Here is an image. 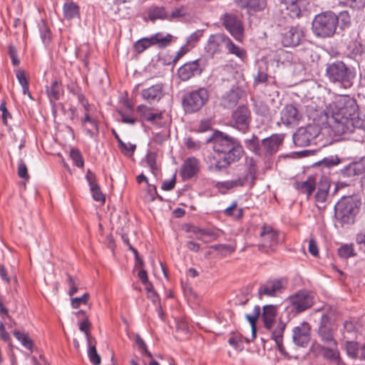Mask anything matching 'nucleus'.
Instances as JSON below:
<instances>
[{"instance_id": "f257e3e1", "label": "nucleus", "mask_w": 365, "mask_h": 365, "mask_svg": "<svg viewBox=\"0 0 365 365\" xmlns=\"http://www.w3.org/2000/svg\"><path fill=\"white\" fill-rule=\"evenodd\" d=\"M324 113L336 135L364 131L365 121L359 116L356 101L349 95L337 96L326 107Z\"/></svg>"}, {"instance_id": "f03ea898", "label": "nucleus", "mask_w": 365, "mask_h": 365, "mask_svg": "<svg viewBox=\"0 0 365 365\" xmlns=\"http://www.w3.org/2000/svg\"><path fill=\"white\" fill-rule=\"evenodd\" d=\"M206 143H212L213 150L223 155L215 163V168L218 170L238 161L244 153L240 141L237 138L220 130H215L207 138Z\"/></svg>"}, {"instance_id": "7ed1b4c3", "label": "nucleus", "mask_w": 365, "mask_h": 365, "mask_svg": "<svg viewBox=\"0 0 365 365\" xmlns=\"http://www.w3.org/2000/svg\"><path fill=\"white\" fill-rule=\"evenodd\" d=\"M325 75L331 83L340 88L349 89L354 86L357 72L355 67L336 60L327 64Z\"/></svg>"}, {"instance_id": "20e7f679", "label": "nucleus", "mask_w": 365, "mask_h": 365, "mask_svg": "<svg viewBox=\"0 0 365 365\" xmlns=\"http://www.w3.org/2000/svg\"><path fill=\"white\" fill-rule=\"evenodd\" d=\"M361 200L357 196H344L334 207L336 218L342 225L352 224L359 212Z\"/></svg>"}, {"instance_id": "39448f33", "label": "nucleus", "mask_w": 365, "mask_h": 365, "mask_svg": "<svg viewBox=\"0 0 365 365\" xmlns=\"http://www.w3.org/2000/svg\"><path fill=\"white\" fill-rule=\"evenodd\" d=\"M338 19L332 11L322 12L315 16L312 29L314 34L320 38H330L336 33Z\"/></svg>"}, {"instance_id": "423d86ee", "label": "nucleus", "mask_w": 365, "mask_h": 365, "mask_svg": "<svg viewBox=\"0 0 365 365\" xmlns=\"http://www.w3.org/2000/svg\"><path fill=\"white\" fill-rule=\"evenodd\" d=\"M209 93L205 88L186 93L182 100L184 110L192 113L200 110L207 102Z\"/></svg>"}, {"instance_id": "0eeeda50", "label": "nucleus", "mask_w": 365, "mask_h": 365, "mask_svg": "<svg viewBox=\"0 0 365 365\" xmlns=\"http://www.w3.org/2000/svg\"><path fill=\"white\" fill-rule=\"evenodd\" d=\"M251 112L245 106H238L232 113L229 125L238 131L246 133L251 123Z\"/></svg>"}, {"instance_id": "6e6552de", "label": "nucleus", "mask_w": 365, "mask_h": 365, "mask_svg": "<svg viewBox=\"0 0 365 365\" xmlns=\"http://www.w3.org/2000/svg\"><path fill=\"white\" fill-rule=\"evenodd\" d=\"M336 329L334 317L330 314H323L318 329V334L322 341L328 346H336V341L334 338V331Z\"/></svg>"}, {"instance_id": "1a4fd4ad", "label": "nucleus", "mask_w": 365, "mask_h": 365, "mask_svg": "<svg viewBox=\"0 0 365 365\" xmlns=\"http://www.w3.org/2000/svg\"><path fill=\"white\" fill-rule=\"evenodd\" d=\"M287 286L286 277H271L264 283L260 284L258 289L259 297L262 296L277 297L284 292Z\"/></svg>"}, {"instance_id": "9d476101", "label": "nucleus", "mask_w": 365, "mask_h": 365, "mask_svg": "<svg viewBox=\"0 0 365 365\" xmlns=\"http://www.w3.org/2000/svg\"><path fill=\"white\" fill-rule=\"evenodd\" d=\"M259 236V250L262 252L274 251L279 244V234L269 225H263L260 228Z\"/></svg>"}, {"instance_id": "9b49d317", "label": "nucleus", "mask_w": 365, "mask_h": 365, "mask_svg": "<svg viewBox=\"0 0 365 365\" xmlns=\"http://www.w3.org/2000/svg\"><path fill=\"white\" fill-rule=\"evenodd\" d=\"M319 134V128L315 125L301 127L293 135V142L298 147H306L315 141Z\"/></svg>"}, {"instance_id": "f8f14e48", "label": "nucleus", "mask_w": 365, "mask_h": 365, "mask_svg": "<svg viewBox=\"0 0 365 365\" xmlns=\"http://www.w3.org/2000/svg\"><path fill=\"white\" fill-rule=\"evenodd\" d=\"M292 309L301 313L313 305V296L307 290H300L289 297Z\"/></svg>"}, {"instance_id": "ddd939ff", "label": "nucleus", "mask_w": 365, "mask_h": 365, "mask_svg": "<svg viewBox=\"0 0 365 365\" xmlns=\"http://www.w3.org/2000/svg\"><path fill=\"white\" fill-rule=\"evenodd\" d=\"M223 26L237 40L242 36L243 27L238 17L231 13H226L221 17Z\"/></svg>"}, {"instance_id": "4468645a", "label": "nucleus", "mask_w": 365, "mask_h": 365, "mask_svg": "<svg viewBox=\"0 0 365 365\" xmlns=\"http://www.w3.org/2000/svg\"><path fill=\"white\" fill-rule=\"evenodd\" d=\"M228 36L223 34L211 35L205 46V53L210 56L220 53L223 48L226 47Z\"/></svg>"}, {"instance_id": "2eb2a0df", "label": "nucleus", "mask_w": 365, "mask_h": 365, "mask_svg": "<svg viewBox=\"0 0 365 365\" xmlns=\"http://www.w3.org/2000/svg\"><path fill=\"white\" fill-rule=\"evenodd\" d=\"M311 328L307 322L301 323L292 331V340L295 345L306 347L311 339Z\"/></svg>"}, {"instance_id": "dca6fc26", "label": "nucleus", "mask_w": 365, "mask_h": 365, "mask_svg": "<svg viewBox=\"0 0 365 365\" xmlns=\"http://www.w3.org/2000/svg\"><path fill=\"white\" fill-rule=\"evenodd\" d=\"M284 134H273L262 140V155L270 157L275 154L284 141Z\"/></svg>"}, {"instance_id": "f3484780", "label": "nucleus", "mask_w": 365, "mask_h": 365, "mask_svg": "<svg viewBox=\"0 0 365 365\" xmlns=\"http://www.w3.org/2000/svg\"><path fill=\"white\" fill-rule=\"evenodd\" d=\"M329 187L330 182L327 178L324 176L320 177L316 187L317 192L314 195L315 202L318 208L322 209L326 207V203L329 198Z\"/></svg>"}, {"instance_id": "a211bd4d", "label": "nucleus", "mask_w": 365, "mask_h": 365, "mask_svg": "<svg viewBox=\"0 0 365 365\" xmlns=\"http://www.w3.org/2000/svg\"><path fill=\"white\" fill-rule=\"evenodd\" d=\"M303 37L304 31L301 26H291L282 34V43L285 47L297 46Z\"/></svg>"}, {"instance_id": "6ab92c4d", "label": "nucleus", "mask_w": 365, "mask_h": 365, "mask_svg": "<svg viewBox=\"0 0 365 365\" xmlns=\"http://www.w3.org/2000/svg\"><path fill=\"white\" fill-rule=\"evenodd\" d=\"M200 60L197 59L187 62L182 65L178 71L179 78L183 81H187L196 75H200L202 68L200 66Z\"/></svg>"}, {"instance_id": "aec40b11", "label": "nucleus", "mask_w": 365, "mask_h": 365, "mask_svg": "<svg viewBox=\"0 0 365 365\" xmlns=\"http://www.w3.org/2000/svg\"><path fill=\"white\" fill-rule=\"evenodd\" d=\"M289 11L291 17H299L304 11L307 10L309 4V0H279Z\"/></svg>"}, {"instance_id": "412c9836", "label": "nucleus", "mask_w": 365, "mask_h": 365, "mask_svg": "<svg viewBox=\"0 0 365 365\" xmlns=\"http://www.w3.org/2000/svg\"><path fill=\"white\" fill-rule=\"evenodd\" d=\"M301 115L297 108L292 104L287 105L281 111V120L286 125H295Z\"/></svg>"}, {"instance_id": "4be33fe9", "label": "nucleus", "mask_w": 365, "mask_h": 365, "mask_svg": "<svg viewBox=\"0 0 365 365\" xmlns=\"http://www.w3.org/2000/svg\"><path fill=\"white\" fill-rule=\"evenodd\" d=\"M199 170L200 166L198 160L194 157L189 158L182 165L180 175L182 180H190L197 174Z\"/></svg>"}, {"instance_id": "5701e85b", "label": "nucleus", "mask_w": 365, "mask_h": 365, "mask_svg": "<svg viewBox=\"0 0 365 365\" xmlns=\"http://www.w3.org/2000/svg\"><path fill=\"white\" fill-rule=\"evenodd\" d=\"M137 111L140 113V117L143 120L150 122L153 125H156L159 127L162 126L161 123L159 122L163 119L162 112H153V108L144 105L138 106L137 107Z\"/></svg>"}, {"instance_id": "b1692460", "label": "nucleus", "mask_w": 365, "mask_h": 365, "mask_svg": "<svg viewBox=\"0 0 365 365\" xmlns=\"http://www.w3.org/2000/svg\"><path fill=\"white\" fill-rule=\"evenodd\" d=\"M143 98L149 103L158 102L164 96L163 86L162 83L153 85L141 91Z\"/></svg>"}, {"instance_id": "393cba45", "label": "nucleus", "mask_w": 365, "mask_h": 365, "mask_svg": "<svg viewBox=\"0 0 365 365\" xmlns=\"http://www.w3.org/2000/svg\"><path fill=\"white\" fill-rule=\"evenodd\" d=\"M317 178L316 176H309L304 181H297L294 183V187L299 192L305 194L307 198L312 195L313 191L318 185Z\"/></svg>"}, {"instance_id": "a878e982", "label": "nucleus", "mask_w": 365, "mask_h": 365, "mask_svg": "<svg viewBox=\"0 0 365 365\" xmlns=\"http://www.w3.org/2000/svg\"><path fill=\"white\" fill-rule=\"evenodd\" d=\"M276 315V306L269 304L263 307L262 319L264 323V326L267 329L271 330L272 328L273 327V324L275 322Z\"/></svg>"}, {"instance_id": "bb28decb", "label": "nucleus", "mask_w": 365, "mask_h": 365, "mask_svg": "<svg viewBox=\"0 0 365 365\" xmlns=\"http://www.w3.org/2000/svg\"><path fill=\"white\" fill-rule=\"evenodd\" d=\"M236 4L241 9H247L248 11H259L267 5L266 0H235Z\"/></svg>"}, {"instance_id": "cd10ccee", "label": "nucleus", "mask_w": 365, "mask_h": 365, "mask_svg": "<svg viewBox=\"0 0 365 365\" xmlns=\"http://www.w3.org/2000/svg\"><path fill=\"white\" fill-rule=\"evenodd\" d=\"M266 65L259 66L257 73L254 76V86L259 84L272 85L274 84V78L269 76L267 73Z\"/></svg>"}, {"instance_id": "c85d7f7f", "label": "nucleus", "mask_w": 365, "mask_h": 365, "mask_svg": "<svg viewBox=\"0 0 365 365\" xmlns=\"http://www.w3.org/2000/svg\"><path fill=\"white\" fill-rule=\"evenodd\" d=\"M247 181V176L243 178H238L232 180H227L224 182H217L215 187L220 191L227 190L237 187H242Z\"/></svg>"}, {"instance_id": "c756f323", "label": "nucleus", "mask_w": 365, "mask_h": 365, "mask_svg": "<svg viewBox=\"0 0 365 365\" xmlns=\"http://www.w3.org/2000/svg\"><path fill=\"white\" fill-rule=\"evenodd\" d=\"M148 16L152 22H155L158 19L170 21L168 17L165 8L163 6H153L148 10Z\"/></svg>"}, {"instance_id": "7c9ffc66", "label": "nucleus", "mask_w": 365, "mask_h": 365, "mask_svg": "<svg viewBox=\"0 0 365 365\" xmlns=\"http://www.w3.org/2000/svg\"><path fill=\"white\" fill-rule=\"evenodd\" d=\"M193 232L199 240H205L206 242L215 240L219 237V232L215 229L195 227Z\"/></svg>"}, {"instance_id": "2f4dec72", "label": "nucleus", "mask_w": 365, "mask_h": 365, "mask_svg": "<svg viewBox=\"0 0 365 365\" xmlns=\"http://www.w3.org/2000/svg\"><path fill=\"white\" fill-rule=\"evenodd\" d=\"M172 39L173 36L170 34L163 36L161 33H157L150 36L153 45H157L160 48L168 46L170 44Z\"/></svg>"}, {"instance_id": "473e14b6", "label": "nucleus", "mask_w": 365, "mask_h": 365, "mask_svg": "<svg viewBox=\"0 0 365 365\" xmlns=\"http://www.w3.org/2000/svg\"><path fill=\"white\" fill-rule=\"evenodd\" d=\"M245 145L248 150L253 152L255 155L259 156L262 155V143H259V138L257 135H252L251 138L246 139L245 140Z\"/></svg>"}, {"instance_id": "72a5a7b5", "label": "nucleus", "mask_w": 365, "mask_h": 365, "mask_svg": "<svg viewBox=\"0 0 365 365\" xmlns=\"http://www.w3.org/2000/svg\"><path fill=\"white\" fill-rule=\"evenodd\" d=\"M225 48L227 50L228 53L235 55L242 61H244L247 57L245 50L235 44L229 37L227 41Z\"/></svg>"}, {"instance_id": "f704fd0d", "label": "nucleus", "mask_w": 365, "mask_h": 365, "mask_svg": "<svg viewBox=\"0 0 365 365\" xmlns=\"http://www.w3.org/2000/svg\"><path fill=\"white\" fill-rule=\"evenodd\" d=\"M63 16L66 19H72L79 16V7L73 2L65 3L63 6Z\"/></svg>"}, {"instance_id": "c9c22d12", "label": "nucleus", "mask_w": 365, "mask_h": 365, "mask_svg": "<svg viewBox=\"0 0 365 365\" xmlns=\"http://www.w3.org/2000/svg\"><path fill=\"white\" fill-rule=\"evenodd\" d=\"M46 92L50 101L58 100L62 92V89L58 81H53L51 86L47 88Z\"/></svg>"}, {"instance_id": "e433bc0d", "label": "nucleus", "mask_w": 365, "mask_h": 365, "mask_svg": "<svg viewBox=\"0 0 365 365\" xmlns=\"http://www.w3.org/2000/svg\"><path fill=\"white\" fill-rule=\"evenodd\" d=\"M14 335L18 341L28 350L32 351L34 346L33 341L29 338L27 334L21 332L19 330L13 331Z\"/></svg>"}, {"instance_id": "4c0bfd02", "label": "nucleus", "mask_w": 365, "mask_h": 365, "mask_svg": "<svg viewBox=\"0 0 365 365\" xmlns=\"http://www.w3.org/2000/svg\"><path fill=\"white\" fill-rule=\"evenodd\" d=\"M245 164L247 169V173L245 176H247V180L251 178L253 182L257 178V168L256 161L252 158H247Z\"/></svg>"}, {"instance_id": "58836bf2", "label": "nucleus", "mask_w": 365, "mask_h": 365, "mask_svg": "<svg viewBox=\"0 0 365 365\" xmlns=\"http://www.w3.org/2000/svg\"><path fill=\"white\" fill-rule=\"evenodd\" d=\"M16 78L19 84L22 87V91L24 95H28L30 98H32L31 94L29 89V81L26 77L24 71L18 70L16 73Z\"/></svg>"}, {"instance_id": "ea45409f", "label": "nucleus", "mask_w": 365, "mask_h": 365, "mask_svg": "<svg viewBox=\"0 0 365 365\" xmlns=\"http://www.w3.org/2000/svg\"><path fill=\"white\" fill-rule=\"evenodd\" d=\"M128 108L130 109L129 112H125L123 110H119L118 114L121 118V121L126 124L134 125L136 122V118L134 115V113L132 108V106L128 105Z\"/></svg>"}, {"instance_id": "a19ab883", "label": "nucleus", "mask_w": 365, "mask_h": 365, "mask_svg": "<svg viewBox=\"0 0 365 365\" xmlns=\"http://www.w3.org/2000/svg\"><path fill=\"white\" fill-rule=\"evenodd\" d=\"M338 255L341 258H349L356 255L354 245L352 244H345L338 248Z\"/></svg>"}, {"instance_id": "79ce46f5", "label": "nucleus", "mask_w": 365, "mask_h": 365, "mask_svg": "<svg viewBox=\"0 0 365 365\" xmlns=\"http://www.w3.org/2000/svg\"><path fill=\"white\" fill-rule=\"evenodd\" d=\"M338 20V25H339V27L341 29H346L350 27L351 26V16L348 11H341L337 16Z\"/></svg>"}, {"instance_id": "37998d69", "label": "nucleus", "mask_w": 365, "mask_h": 365, "mask_svg": "<svg viewBox=\"0 0 365 365\" xmlns=\"http://www.w3.org/2000/svg\"><path fill=\"white\" fill-rule=\"evenodd\" d=\"M286 324L279 321L277 327L272 331V338L275 341L276 344H280L282 341L283 333L285 329Z\"/></svg>"}, {"instance_id": "c03bdc74", "label": "nucleus", "mask_w": 365, "mask_h": 365, "mask_svg": "<svg viewBox=\"0 0 365 365\" xmlns=\"http://www.w3.org/2000/svg\"><path fill=\"white\" fill-rule=\"evenodd\" d=\"M151 46H153V43H151L150 37L142 38L135 43L134 49L137 53H140Z\"/></svg>"}, {"instance_id": "a18cd8bd", "label": "nucleus", "mask_w": 365, "mask_h": 365, "mask_svg": "<svg viewBox=\"0 0 365 365\" xmlns=\"http://www.w3.org/2000/svg\"><path fill=\"white\" fill-rule=\"evenodd\" d=\"M238 98L237 94L232 91L229 92L223 97L222 104L226 108H231L237 104Z\"/></svg>"}, {"instance_id": "49530a36", "label": "nucleus", "mask_w": 365, "mask_h": 365, "mask_svg": "<svg viewBox=\"0 0 365 365\" xmlns=\"http://www.w3.org/2000/svg\"><path fill=\"white\" fill-rule=\"evenodd\" d=\"M121 238L123 241V242L128 247L129 250H131L133 252V253L135 255V262H136V264H135V266L138 267V266H141L142 264H143V260L140 257L139 255H138V252L137 251L136 249H135L130 243L129 242V239H128V235L126 234H123L121 235Z\"/></svg>"}, {"instance_id": "de8ad7c7", "label": "nucleus", "mask_w": 365, "mask_h": 365, "mask_svg": "<svg viewBox=\"0 0 365 365\" xmlns=\"http://www.w3.org/2000/svg\"><path fill=\"white\" fill-rule=\"evenodd\" d=\"M261 313L260 307L257 305L255 307L252 314H247L246 319L250 323L253 333L255 331V324L257 319L259 318Z\"/></svg>"}, {"instance_id": "09e8293b", "label": "nucleus", "mask_w": 365, "mask_h": 365, "mask_svg": "<svg viewBox=\"0 0 365 365\" xmlns=\"http://www.w3.org/2000/svg\"><path fill=\"white\" fill-rule=\"evenodd\" d=\"M118 147L121 152L127 156L132 155L136 148V145L135 144L130 143H125L122 140H119Z\"/></svg>"}, {"instance_id": "8fccbe9b", "label": "nucleus", "mask_w": 365, "mask_h": 365, "mask_svg": "<svg viewBox=\"0 0 365 365\" xmlns=\"http://www.w3.org/2000/svg\"><path fill=\"white\" fill-rule=\"evenodd\" d=\"M346 350L349 356L355 359L358 355L359 344L356 341H346Z\"/></svg>"}, {"instance_id": "3c124183", "label": "nucleus", "mask_w": 365, "mask_h": 365, "mask_svg": "<svg viewBox=\"0 0 365 365\" xmlns=\"http://www.w3.org/2000/svg\"><path fill=\"white\" fill-rule=\"evenodd\" d=\"M228 343L237 350H242L243 348L242 336L240 334H232Z\"/></svg>"}, {"instance_id": "603ef678", "label": "nucleus", "mask_w": 365, "mask_h": 365, "mask_svg": "<svg viewBox=\"0 0 365 365\" xmlns=\"http://www.w3.org/2000/svg\"><path fill=\"white\" fill-rule=\"evenodd\" d=\"M336 346H329V347L321 346L320 350L323 351V356L329 359H335L338 356Z\"/></svg>"}, {"instance_id": "864d4df0", "label": "nucleus", "mask_w": 365, "mask_h": 365, "mask_svg": "<svg viewBox=\"0 0 365 365\" xmlns=\"http://www.w3.org/2000/svg\"><path fill=\"white\" fill-rule=\"evenodd\" d=\"M90 190L92 194V197L95 201L100 202L101 203L105 202V195L101 192L98 185L90 187Z\"/></svg>"}, {"instance_id": "5fc2aeb1", "label": "nucleus", "mask_w": 365, "mask_h": 365, "mask_svg": "<svg viewBox=\"0 0 365 365\" xmlns=\"http://www.w3.org/2000/svg\"><path fill=\"white\" fill-rule=\"evenodd\" d=\"M88 356L91 362L94 365H100L101 362V356L97 353L96 345L90 346Z\"/></svg>"}, {"instance_id": "6e6d98bb", "label": "nucleus", "mask_w": 365, "mask_h": 365, "mask_svg": "<svg viewBox=\"0 0 365 365\" xmlns=\"http://www.w3.org/2000/svg\"><path fill=\"white\" fill-rule=\"evenodd\" d=\"M70 156L77 167L82 168L83 166L84 161L81 153L78 150L71 149L70 152Z\"/></svg>"}, {"instance_id": "4d7b16f0", "label": "nucleus", "mask_w": 365, "mask_h": 365, "mask_svg": "<svg viewBox=\"0 0 365 365\" xmlns=\"http://www.w3.org/2000/svg\"><path fill=\"white\" fill-rule=\"evenodd\" d=\"M184 143L187 149L190 150H198L202 147V143L199 140H195L192 138H185Z\"/></svg>"}, {"instance_id": "13d9d810", "label": "nucleus", "mask_w": 365, "mask_h": 365, "mask_svg": "<svg viewBox=\"0 0 365 365\" xmlns=\"http://www.w3.org/2000/svg\"><path fill=\"white\" fill-rule=\"evenodd\" d=\"M17 172L19 178L26 180H29V175L28 174L27 167L22 159L19 160Z\"/></svg>"}, {"instance_id": "bf43d9fd", "label": "nucleus", "mask_w": 365, "mask_h": 365, "mask_svg": "<svg viewBox=\"0 0 365 365\" xmlns=\"http://www.w3.org/2000/svg\"><path fill=\"white\" fill-rule=\"evenodd\" d=\"M89 298V294L85 293L81 297H75L71 299V306L73 309L78 308L81 304H86Z\"/></svg>"}, {"instance_id": "052dcab7", "label": "nucleus", "mask_w": 365, "mask_h": 365, "mask_svg": "<svg viewBox=\"0 0 365 365\" xmlns=\"http://www.w3.org/2000/svg\"><path fill=\"white\" fill-rule=\"evenodd\" d=\"M341 173L344 177H346V178H351V177H354L356 175H359V174L357 173V172L356 170V168L354 167V165L352 163H349L348 165L344 167L341 170Z\"/></svg>"}, {"instance_id": "680f3d73", "label": "nucleus", "mask_w": 365, "mask_h": 365, "mask_svg": "<svg viewBox=\"0 0 365 365\" xmlns=\"http://www.w3.org/2000/svg\"><path fill=\"white\" fill-rule=\"evenodd\" d=\"M217 250L222 255H227L234 252V248L228 245H217L212 247Z\"/></svg>"}, {"instance_id": "e2e57ef3", "label": "nucleus", "mask_w": 365, "mask_h": 365, "mask_svg": "<svg viewBox=\"0 0 365 365\" xmlns=\"http://www.w3.org/2000/svg\"><path fill=\"white\" fill-rule=\"evenodd\" d=\"M90 327H91V323L89 322L88 319H85L83 321H82L79 324V329L81 331L85 333V334L87 337L88 343L89 344H91V336L88 332Z\"/></svg>"}, {"instance_id": "0e129e2a", "label": "nucleus", "mask_w": 365, "mask_h": 365, "mask_svg": "<svg viewBox=\"0 0 365 365\" xmlns=\"http://www.w3.org/2000/svg\"><path fill=\"white\" fill-rule=\"evenodd\" d=\"M346 6L353 9H362L365 6V0H341Z\"/></svg>"}, {"instance_id": "69168bd1", "label": "nucleus", "mask_w": 365, "mask_h": 365, "mask_svg": "<svg viewBox=\"0 0 365 365\" xmlns=\"http://www.w3.org/2000/svg\"><path fill=\"white\" fill-rule=\"evenodd\" d=\"M186 16V9L184 6H182L180 7L175 8L172 12L171 14H168V17L170 18V21H172L174 19L183 17Z\"/></svg>"}, {"instance_id": "338daca9", "label": "nucleus", "mask_w": 365, "mask_h": 365, "mask_svg": "<svg viewBox=\"0 0 365 365\" xmlns=\"http://www.w3.org/2000/svg\"><path fill=\"white\" fill-rule=\"evenodd\" d=\"M146 163L151 169L152 172L154 173L157 170L156 167V156L153 153H149L146 155Z\"/></svg>"}, {"instance_id": "774afa93", "label": "nucleus", "mask_w": 365, "mask_h": 365, "mask_svg": "<svg viewBox=\"0 0 365 365\" xmlns=\"http://www.w3.org/2000/svg\"><path fill=\"white\" fill-rule=\"evenodd\" d=\"M357 173L361 175L365 172V156L361 157L359 160L352 162Z\"/></svg>"}]
</instances>
